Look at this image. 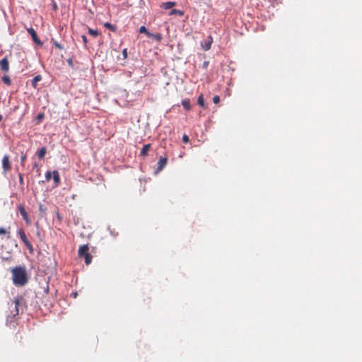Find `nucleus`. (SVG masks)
<instances>
[{
  "instance_id": "3",
  "label": "nucleus",
  "mask_w": 362,
  "mask_h": 362,
  "mask_svg": "<svg viewBox=\"0 0 362 362\" xmlns=\"http://www.w3.org/2000/svg\"><path fill=\"white\" fill-rule=\"evenodd\" d=\"M89 247L88 245H83L79 247L78 256L84 258L86 264L88 265L92 262V255L88 252Z\"/></svg>"
},
{
  "instance_id": "36",
  "label": "nucleus",
  "mask_w": 362,
  "mask_h": 362,
  "mask_svg": "<svg viewBox=\"0 0 362 362\" xmlns=\"http://www.w3.org/2000/svg\"><path fill=\"white\" fill-rule=\"evenodd\" d=\"M53 7H54V10H56L57 8V6L56 3L54 4Z\"/></svg>"
},
{
  "instance_id": "29",
  "label": "nucleus",
  "mask_w": 362,
  "mask_h": 362,
  "mask_svg": "<svg viewBox=\"0 0 362 362\" xmlns=\"http://www.w3.org/2000/svg\"><path fill=\"white\" fill-rule=\"evenodd\" d=\"M81 37H82L83 42L85 44H86V43H87L88 40H87L86 36H85V35H82V36H81Z\"/></svg>"
},
{
  "instance_id": "27",
  "label": "nucleus",
  "mask_w": 362,
  "mask_h": 362,
  "mask_svg": "<svg viewBox=\"0 0 362 362\" xmlns=\"http://www.w3.org/2000/svg\"><path fill=\"white\" fill-rule=\"evenodd\" d=\"M18 176H19V182H20V183L23 184V174L19 173Z\"/></svg>"
},
{
  "instance_id": "2",
  "label": "nucleus",
  "mask_w": 362,
  "mask_h": 362,
  "mask_svg": "<svg viewBox=\"0 0 362 362\" xmlns=\"http://www.w3.org/2000/svg\"><path fill=\"white\" fill-rule=\"evenodd\" d=\"M12 281L15 286H23V266H18L11 269Z\"/></svg>"
},
{
  "instance_id": "7",
  "label": "nucleus",
  "mask_w": 362,
  "mask_h": 362,
  "mask_svg": "<svg viewBox=\"0 0 362 362\" xmlns=\"http://www.w3.org/2000/svg\"><path fill=\"white\" fill-rule=\"evenodd\" d=\"M0 66H1V69L3 71L6 72V71H8V69H9V64H8V61L6 57L3 58L0 61Z\"/></svg>"
},
{
  "instance_id": "20",
  "label": "nucleus",
  "mask_w": 362,
  "mask_h": 362,
  "mask_svg": "<svg viewBox=\"0 0 362 362\" xmlns=\"http://www.w3.org/2000/svg\"><path fill=\"white\" fill-rule=\"evenodd\" d=\"M2 81H4V83H6L7 85H10L11 83V81L8 76H4L2 77Z\"/></svg>"
},
{
  "instance_id": "11",
  "label": "nucleus",
  "mask_w": 362,
  "mask_h": 362,
  "mask_svg": "<svg viewBox=\"0 0 362 362\" xmlns=\"http://www.w3.org/2000/svg\"><path fill=\"white\" fill-rule=\"evenodd\" d=\"M197 104L201 106L202 108L206 109L207 107L205 105L204 100V95L203 94H201L197 99Z\"/></svg>"
},
{
  "instance_id": "24",
  "label": "nucleus",
  "mask_w": 362,
  "mask_h": 362,
  "mask_svg": "<svg viewBox=\"0 0 362 362\" xmlns=\"http://www.w3.org/2000/svg\"><path fill=\"white\" fill-rule=\"evenodd\" d=\"M20 238L23 240V228H20L18 231Z\"/></svg>"
},
{
  "instance_id": "25",
  "label": "nucleus",
  "mask_w": 362,
  "mask_h": 362,
  "mask_svg": "<svg viewBox=\"0 0 362 362\" xmlns=\"http://www.w3.org/2000/svg\"><path fill=\"white\" fill-rule=\"evenodd\" d=\"M18 210L21 216H23V204H19L18 206Z\"/></svg>"
},
{
  "instance_id": "28",
  "label": "nucleus",
  "mask_w": 362,
  "mask_h": 362,
  "mask_svg": "<svg viewBox=\"0 0 362 362\" xmlns=\"http://www.w3.org/2000/svg\"><path fill=\"white\" fill-rule=\"evenodd\" d=\"M28 276H27V274H25V272H24V279H23L24 284H26V282L28 281Z\"/></svg>"
},
{
  "instance_id": "37",
  "label": "nucleus",
  "mask_w": 362,
  "mask_h": 362,
  "mask_svg": "<svg viewBox=\"0 0 362 362\" xmlns=\"http://www.w3.org/2000/svg\"><path fill=\"white\" fill-rule=\"evenodd\" d=\"M20 161L21 163H23V155L20 156Z\"/></svg>"
},
{
  "instance_id": "16",
  "label": "nucleus",
  "mask_w": 362,
  "mask_h": 362,
  "mask_svg": "<svg viewBox=\"0 0 362 362\" xmlns=\"http://www.w3.org/2000/svg\"><path fill=\"white\" fill-rule=\"evenodd\" d=\"M139 33H145L148 37H151V33L148 32V30L146 29L145 26H141L139 28Z\"/></svg>"
},
{
  "instance_id": "18",
  "label": "nucleus",
  "mask_w": 362,
  "mask_h": 362,
  "mask_svg": "<svg viewBox=\"0 0 362 362\" xmlns=\"http://www.w3.org/2000/svg\"><path fill=\"white\" fill-rule=\"evenodd\" d=\"M153 39L156 40V41L159 42L162 39V35L160 33H156L153 34L151 33V37Z\"/></svg>"
},
{
  "instance_id": "32",
  "label": "nucleus",
  "mask_w": 362,
  "mask_h": 362,
  "mask_svg": "<svg viewBox=\"0 0 362 362\" xmlns=\"http://www.w3.org/2000/svg\"><path fill=\"white\" fill-rule=\"evenodd\" d=\"M54 45L56 47L59 48V49H62V46L60 45V44H59L58 42H55L54 43Z\"/></svg>"
},
{
  "instance_id": "17",
  "label": "nucleus",
  "mask_w": 362,
  "mask_h": 362,
  "mask_svg": "<svg viewBox=\"0 0 362 362\" xmlns=\"http://www.w3.org/2000/svg\"><path fill=\"white\" fill-rule=\"evenodd\" d=\"M46 153V148L45 147L41 148L37 152V156L39 158H43Z\"/></svg>"
},
{
  "instance_id": "6",
  "label": "nucleus",
  "mask_w": 362,
  "mask_h": 362,
  "mask_svg": "<svg viewBox=\"0 0 362 362\" xmlns=\"http://www.w3.org/2000/svg\"><path fill=\"white\" fill-rule=\"evenodd\" d=\"M212 42V37L211 36H209L206 40H204L201 43L203 49L205 51L210 49Z\"/></svg>"
},
{
  "instance_id": "1",
  "label": "nucleus",
  "mask_w": 362,
  "mask_h": 362,
  "mask_svg": "<svg viewBox=\"0 0 362 362\" xmlns=\"http://www.w3.org/2000/svg\"><path fill=\"white\" fill-rule=\"evenodd\" d=\"M20 298H21L19 297L16 298L10 305L11 313L8 315L6 320V324L10 327H16V325L14 324V320L16 319V316L18 315V305L20 304Z\"/></svg>"
},
{
  "instance_id": "23",
  "label": "nucleus",
  "mask_w": 362,
  "mask_h": 362,
  "mask_svg": "<svg viewBox=\"0 0 362 362\" xmlns=\"http://www.w3.org/2000/svg\"><path fill=\"white\" fill-rule=\"evenodd\" d=\"M213 102L215 103V104H218L219 102H220V98L218 95H215L214 98H213Z\"/></svg>"
},
{
  "instance_id": "35",
  "label": "nucleus",
  "mask_w": 362,
  "mask_h": 362,
  "mask_svg": "<svg viewBox=\"0 0 362 362\" xmlns=\"http://www.w3.org/2000/svg\"><path fill=\"white\" fill-rule=\"evenodd\" d=\"M122 52H123V54L126 57L127 56V49H124Z\"/></svg>"
},
{
  "instance_id": "14",
  "label": "nucleus",
  "mask_w": 362,
  "mask_h": 362,
  "mask_svg": "<svg viewBox=\"0 0 362 362\" xmlns=\"http://www.w3.org/2000/svg\"><path fill=\"white\" fill-rule=\"evenodd\" d=\"M24 246L29 250L30 252L32 254L33 252V248L31 244L27 240L26 237L24 235Z\"/></svg>"
},
{
  "instance_id": "22",
  "label": "nucleus",
  "mask_w": 362,
  "mask_h": 362,
  "mask_svg": "<svg viewBox=\"0 0 362 362\" xmlns=\"http://www.w3.org/2000/svg\"><path fill=\"white\" fill-rule=\"evenodd\" d=\"M182 141L185 144L188 143L189 141V136L186 134H184L182 136Z\"/></svg>"
},
{
  "instance_id": "9",
  "label": "nucleus",
  "mask_w": 362,
  "mask_h": 362,
  "mask_svg": "<svg viewBox=\"0 0 362 362\" xmlns=\"http://www.w3.org/2000/svg\"><path fill=\"white\" fill-rule=\"evenodd\" d=\"M151 145L150 144H145L140 152V156L145 157L147 156L148 151L151 148Z\"/></svg>"
},
{
  "instance_id": "26",
  "label": "nucleus",
  "mask_w": 362,
  "mask_h": 362,
  "mask_svg": "<svg viewBox=\"0 0 362 362\" xmlns=\"http://www.w3.org/2000/svg\"><path fill=\"white\" fill-rule=\"evenodd\" d=\"M6 230L4 228H0V235L6 234Z\"/></svg>"
},
{
  "instance_id": "12",
  "label": "nucleus",
  "mask_w": 362,
  "mask_h": 362,
  "mask_svg": "<svg viewBox=\"0 0 362 362\" xmlns=\"http://www.w3.org/2000/svg\"><path fill=\"white\" fill-rule=\"evenodd\" d=\"M182 105L187 110H189L191 109L190 100L189 98L182 100Z\"/></svg>"
},
{
  "instance_id": "13",
  "label": "nucleus",
  "mask_w": 362,
  "mask_h": 362,
  "mask_svg": "<svg viewBox=\"0 0 362 362\" xmlns=\"http://www.w3.org/2000/svg\"><path fill=\"white\" fill-rule=\"evenodd\" d=\"M42 80V77L40 75H37L36 76H35L32 80H31V85L34 87V88H36L37 86V84L39 81H40Z\"/></svg>"
},
{
  "instance_id": "34",
  "label": "nucleus",
  "mask_w": 362,
  "mask_h": 362,
  "mask_svg": "<svg viewBox=\"0 0 362 362\" xmlns=\"http://www.w3.org/2000/svg\"><path fill=\"white\" fill-rule=\"evenodd\" d=\"M23 216H24V220H27V214L25 213V211H24Z\"/></svg>"
},
{
  "instance_id": "21",
  "label": "nucleus",
  "mask_w": 362,
  "mask_h": 362,
  "mask_svg": "<svg viewBox=\"0 0 362 362\" xmlns=\"http://www.w3.org/2000/svg\"><path fill=\"white\" fill-rule=\"evenodd\" d=\"M52 172H50V171H47L45 174V178L47 181H49L51 177H52Z\"/></svg>"
},
{
  "instance_id": "15",
  "label": "nucleus",
  "mask_w": 362,
  "mask_h": 362,
  "mask_svg": "<svg viewBox=\"0 0 362 362\" xmlns=\"http://www.w3.org/2000/svg\"><path fill=\"white\" fill-rule=\"evenodd\" d=\"M104 26H105L106 28H107V29H109V30H112V32H115V31L117 30V27H116L115 25H114L111 24L110 23H108V22L105 23H104Z\"/></svg>"
},
{
  "instance_id": "31",
  "label": "nucleus",
  "mask_w": 362,
  "mask_h": 362,
  "mask_svg": "<svg viewBox=\"0 0 362 362\" xmlns=\"http://www.w3.org/2000/svg\"><path fill=\"white\" fill-rule=\"evenodd\" d=\"M167 4H168V8H171L174 5V3L173 2H168Z\"/></svg>"
},
{
  "instance_id": "10",
  "label": "nucleus",
  "mask_w": 362,
  "mask_h": 362,
  "mask_svg": "<svg viewBox=\"0 0 362 362\" xmlns=\"http://www.w3.org/2000/svg\"><path fill=\"white\" fill-rule=\"evenodd\" d=\"M52 176H53V180H54V184L56 185H58L60 182V177H59V172L57 170H54L52 172Z\"/></svg>"
},
{
  "instance_id": "5",
  "label": "nucleus",
  "mask_w": 362,
  "mask_h": 362,
  "mask_svg": "<svg viewBox=\"0 0 362 362\" xmlns=\"http://www.w3.org/2000/svg\"><path fill=\"white\" fill-rule=\"evenodd\" d=\"M168 163L167 157H160L158 161V168L156 172L158 173L165 167Z\"/></svg>"
},
{
  "instance_id": "33",
  "label": "nucleus",
  "mask_w": 362,
  "mask_h": 362,
  "mask_svg": "<svg viewBox=\"0 0 362 362\" xmlns=\"http://www.w3.org/2000/svg\"><path fill=\"white\" fill-rule=\"evenodd\" d=\"M77 296H78L77 292H74V293H71V296H73V298H76Z\"/></svg>"
},
{
  "instance_id": "8",
  "label": "nucleus",
  "mask_w": 362,
  "mask_h": 362,
  "mask_svg": "<svg viewBox=\"0 0 362 362\" xmlns=\"http://www.w3.org/2000/svg\"><path fill=\"white\" fill-rule=\"evenodd\" d=\"M2 167L4 171H7L10 168V162L8 156H4L2 159Z\"/></svg>"
},
{
  "instance_id": "4",
  "label": "nucleus",
  "mask_w": 362,
  "mask_h": 362,
  "mask_svg": "<svg viewBox=\"0 0 362 362\" xmlns=\"http://www.w3.org/2000/svg\"><path fill=\"white\" fill-rule=\"evenodd\" d=\"M28 33L30 35L33 40L34 41V42L38 45H42V42L40 41V40L39 39V37H37V33L35 32V30L33 29V28H28L27 29Z\"/></svg>"
},
{
  "instance_id": "30",
  "label": "nucleus",
  "mask_w": 362,
  "mask_h": 362,
  "mask_svg": "<svg viewBox=\"0 0 362 362\" xmlns=\"http://www.w3.org/2000/svg\"><path fill=\"white\" fill-rule=\"evenodd\" d=\"M44 117V115L42 113H40L37 115V119L40 120L41 119H42Z\"/></svg>"
},
{
  "instance_id": "19",
  "label": "nucleus",
  "mask_w": 362,
  "mask_h": 362,
  "mask_svg": "<svg viewBox=\"0 0 362 362\" xmlns=\"http://www.w3.org/2000/svg\"><path fill=\"white\" fill-rule=\"evenodd\" d=\"M88 33L93 37H97L99 34V33L97 30H93L91 28L88 29Z\"/></svg>"
}]
</instances>
